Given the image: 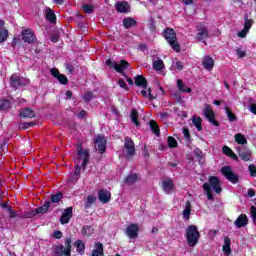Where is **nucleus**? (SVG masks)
I'll list each match as a JSON object with an SVG mask.
<instances>
[{
  "label": "nucleus",
  "mask_w": 256,
  "mask_h": 256,
  "mask_svg": "<svg viewBox=\"0 0 256 256\" xmlns=\"http://www.w3.org/2000/svg\"><path fill=\"white\" fill-rule=\"evenodd\" d=\"M77 153L78 156L77 158H75L76 170L74 172V175L76 179H79V177L81 176V170L85 169V167H87V163H89V151L83 150V146H81V144H78Z\"/></svg>",
  "instance_id": "1"
},
{
  "label": "nucleus",
  "mask_w": 256,
  "mask_h": 256,
  "mask_svg": "<svg viewBox=\"0 0 256 256\" xmlns=\"http://www.w3.org/2000/svg\"><path fill=\"white\" fill-rule=\"evenodd\" d=\"M203 189L209 201H213V191L214 193H217V194L223 191V189L221 188V181L217 176H211L208 182H205L203 184Z\"/></svg>",
  "instance_id": "2"
},
{
  "label": "nucleus",
  "mask_w": 256,
  "mask_h": 256,
  "mask_svg": "<svg viewBox=\"0 0 256 256\" xmlns=\"http://www.w3.org/2000/svg\"><path fill=\"white\" fill-rule=\"evenodd\" d=\"M185 237L189 247H195L199 243V239H201V233H199L197 226L189 225L186 228Z\"/></svg>",
  "instance_id": "3"
},
{
  "label": "nucleus",
  "mask_w": 256,
  "mask_h": 256,
  "mask_svg": "<svg viewBox=\"0 0 256 256\" xmlns=\"http://www.w3.org/2000/svg\"><path fill=\"white\" fill-rule=\"evenodd\" d=\"M106 65L112 67V69L116 70L117 73H121L125 78L129 85H133V79L128 78L123 71L129 67V62L125 60H121L120 63L112 62L111 59L106 60Z\"/></svg>",
  "instance_id": "4"
},
{
  "label": "nucleus",
  "mask_w": 256,
  "mask_h": 256,
  "mask_svg": "<svg viewBox=\"0 0 256 256\" xmlns=\"http://www.w3.org/2000/svg\"><path fill=\"white\" fill-rule=\"evenodd\" d=\"M164 38L169 43L170 47L179 53L181 47L179 46V43H177V34L175 33V30L172 28H166L163 32Z\"/></svg>",
  "instance_id": "5"
},
{
  "label": "nucleus",
  "mask_w": 256,
  "mask_h": 256,
  "mask_svg": "<svg viewBox=\"0 0 256 256\" xmlns=\"http://www.w3.org/2000/svg\"><path fill=\"white\" fill-rule=\"evenodd\" d=\"M54 253L57 256H71V238H66L65 246H56L54 248Z\"/></svg>",
  "instance_id": "6"
},
{
  "label": "nucleus",
  "mask_w": 256,
  "mask_h": 256,
  "mask_svg": "<svg viewBox=\"0 0 256 256\" xmlns=\"http://www.w3.org/2000/svg\"><path fill=\"white\" fill-rule=\"evenodd\" d=\"M203 115L209 123L214 125V127H219V122L215 120V112L213 111V108L211 107V105L209 104L204 105Z\"/></svg>",
  "instance_id": "7"
},
{
  "label": "nucleus",
  "mask_w": 256,
  "mask_h": 256,
  "mask_svg": "<svg viewBox=\"0 0 256 256\" xmlns=\"http://www.w3.org/2000/svg\"><path fill=\"white\" fill-rule=\"evenodd\" d=\"M161 188L166 193V195H171L175 193V183L171 178H164L161 183Z\"/></svg>",
  "instance_id": "8"
},
{
  "label": "nucleus",
  "mask_w": 256,
  "mask_h": 256,
  "mask_svg": "<svg viewBox=\"0 0 256 256\" xmlns=\"http://www.w3.org/2000/svg\"><path fill=\"white\" fill-rule=\"evenodd\" d=\"M94 147L96 151H99L100 153H105V149H107V139H105V136H96L94 139Z\"/></svg>",
  "instance_id": "9"
},
{
  "label": "nucleus",
  "mask_w": 256,
  "mask_h": 256,
  "mask_svg": "<svg viewBox=\"0 0 256 256\" xmlns=\"http://www.w3.org/2000/svg\"><path fill=\"white\" fill-rule=\"evenodd\" d=\"M222 175L226 177L230 183H239V176L237 174L233 173V170H231V167L225 166L221 169Z\"/></svg>",
  "instance_id": "10"
},
{
  "label": "nucleus",
  "mask_w": 256,
  "mask_h": 256,
  "mask_svg": "<svg viewBox=\"0 0 256 256\" xmlns=\"http://www.w3.org/2000/svg\"><path fill=\"white\" fill-rule=\"evenodd\" d=\"M124 149L126 157H133L135 155V144L131 138H125Z\"/></svg>",
  "instance_id": "11"
},
{
  "label": "nucleus",
  "mask_w": 256,
  "mask_h": 256,
  "mask_svg": "<svg viewBox=\"0 0 256 256\" xmlns=\"http://www.w3.org/2000/svg\"><path fill=\"white\" fill-rule=\"evenodd\" d=\"M126 235L129 237V239H137V237H139V225L130 224L126 228Z\"/></svg>",
  "instance_id": "12"
},
{
  "label": "nucleus",
  "mask_w": 256,
  "mask_h": 256,
  "mask_svg": "<svg viewBox=\"0 0 256 256\" xmlns=\"http://www.w3.org/2000/svg\"><path fill=\"white\" fill-rule=\"evenodd\" d=\"M21 35L24 43H33L35 41V34H33V30L29 28L22 30Z\"/></svg>",
  "instance_id": "13"
},
{
  "label": "nucleus",
  "mask_w": 256,
  "mask_h": 256,
  "mask_svg": "<svg viewBox=\"0 0 256 256\" xmlns=\"http://www.w3.org/2000/svg\"><path fill=\"white\" fill-rule=\"evenodd\" d=\"M197 31L196 39H198V41H204V39L209 37V31L207 30V27L203 26V24L198 26Z\"/></svg>",
  "instance_id": "14"
},
{
  "label": "nucleus",
  "mask_w": 256,
  "mask_h": 256,
  "mask_svg": "<svg viewBox=\"0 0 256 256\" xmlns=\"http://www.w3.org/2000/svg\"><path fill=\"white\" fill-rule=\"evenodd\" d=\"M234 225L241 229L242 227H247L249 225V218L245 214H240L235 220Z\"/></svg>",
  "instance_id": "15"
},
{
  "label": "nucleus",
  "mask_w": 256,
  "mask_h": 256,
  "mask_svg": "<svg viewBox=\"0 0 256 256\" xmlns=\"http://www.w3.org/2000/svg\"><path fill=\"white\" fill-rule=\"evenodd\" d=\"M50 71H51V74L53 75V77H55V79H57L59 81V83H61L62 85H67V83H69L67 76L59 73V70L53 68Z\"/></svg>",
  "instance_id": "16"
},
{
  "label": "nucleus",
  "mask_w": 256,
  "mask_h": 256,
  "mask_svg": "<svg viewBox=\"0 0 256 256\" xmlns=\"http://www.w3.org/2000/svg\"><path fill=\"white\" fill-rule=\"evenodd\" d=\"M9 39V30L5 28V21L0 20V43H5Z\"/></svg>",
  "instance_id": "17"
},
{
  "label": "nucleus",
  "mask_w": 256,
  "mask_h": 256,
  "mask_svg": "<svg viewBox=\"0 0 256 256\" xmlns=\"http://www.w3.org/2000/svg\"><path fill=\"white\" fill-rule=\"evenodd\" d=\"M71 217H73V208L68 207L65 209L64 213L62 214L60 218V223L62 225H65L66 223H69Z\"/></svg>",
  "instance_id": "18"
},
{
  "label": "nucleus",
  "mask_w": 256,
  "mask_h": 256,
  "mask_svg": "<svg viewBox=\"0 0 256 256\" xmlns=\"http://www.w3.org/2000/svg\"><path fill=\"white\" fill-rule=\"evenodd\" d=\"M202 65L207 71H212L213 67H215V60H213V58L210 56H205L202 61Z\"/></svg>",
  "instance_id": "19"
},
{
  "label": "nucleus",
  "mask_w": 256,
  "mask_h": 256,
  "mask_svg": "<svg viewBox=\"0 0 256 256\" xmlns=\"http://www.w3.org/2000/svg\"><path fill=\"white\" fill-rule=\"evenodd\" d=\"M98 198L101 203H109V201H111V192L107 190H100L98 192Z\"/></svg>",
  "instance_id": "20"
},
{
  "label": "nucleus",
  "mask_w": 256,
  "mask_h": 256,
  "mask_svg": "<svg viewBox=\"0 0 256 256\" xmlns=\"http://www.w3.org/2000/svg\"><path fill=\"white\" fill-rule=\"evenodd\" d=\"M238 155L242 161H249L251 159V151L247 149L237 148Z\"/></svg>",
  "instance_id": "21"
},
{
  "label": "nucleus",
  "mask_w": 256,
  "mask_h": 256,
  "mask_svg": "<svg viewBox=\"0 0 256 256\" xmlns=\"http://www.w3.org/2000/svg\"><path fill=\"white\" fill-rule=\"evenodd\" d=\"M92 256H105L103 253V244L101 242H97L94 245V249L92 250Z\"/></svg>",
  "instance_id": "22"
},
{
  "label": "nucleus",
  "mask_w": 256,
  "mask_h": 256,
  "mask_svg": "<svg viewBox=\"0 0 256 256\" xmlns=\"http://www.w3.org/2000/svg\"><path fill=\"white\" fill-rule=\"evenodd\" d=\"M192 124L197 129V131L203 130V119H201V117L195 115L192 116Z\"/></svg>",
  "instance_id": "23"
},
{
  "label": "nucleus",
  "mask_w": 256,
  "mask_h": 256,
  "mask_svg": "<svg viewBox=\"0 0 256 256\" xmlns=\"http://www.w3.org/2000/svg\"><path fill=\"white\" fill-rule=\"evenodd\" d=\"M115 7L118 13H127L129 11V4L127 2H117Z\"/></svg>",
  "instance_id": "24"
},
{
  "label": "nucleus",
  "mask_w": 256,
  "mask_h": 256,
  "mask_svg": "<svg viewBox=\"0 0 256 256\" xmlns=\"http://www.w3.org/2000/svg\"><path fill=\"white\" fill-rule=\"evenodd\" d=\"M49 207H51V202H46L43 206L37 208L35 211H32L31 215H37L39 213H47V211H49Z\"/></svg>",
  "instance_id": "25"
},
{
  "label": "nucleus",
  "mask_w": 256,
  "mask_h": 256,
  "mask_svg": "<svg viewBox=\"0 0 256 256\" xmlns=\"http://www.w3.org/2000/svg\"><path fill=\"white\" fill-rule=\"evenodd\" d=\"M135 84L138 87H142V89H146V87H147V79H145V77L139 75V76L135 77Z\"/></svg>",
  "instance_id": "26"
},
{
  "label": "nucleus",
  "mask_w": 256,
  "mask_h": 256,
  "mask_svg": "<svg viewBox=\"0 0 256 256\" xmlns=\"http://www.w3.org/2000/svg\"><path fill=\"white\" fill-rule=\"evenodd\" d=\"M74 247H76V251L79 255H83L85 253V243L82 240H77L74 243Z\"/></svg>",
  "instance_id": "27"
},
{
  "label": "nucleus",
  "mask_w": 256,
  "mask_h": 256,
  "mask_svg": "<svg viewBox=\"0 0 256 256\" xmlns=\"http://www.w3.org/2000/svg\"><path fill=\"white\" fill-rule=\"evenodd\" d=\"M10 85L11 87H14V89H17V87L21 85V78H19V75L14 74L10 77Z\"/></svg>",
  "instance_id": "28"
},
{
  "label": "nucleus",
  "mask_w": 256,
  "mask_h": 256,
  "mask_svg": "<svg viewBox=\"0 0 256 256\" xmlns=\"http://www.w3.org/2000/svg\"><path fill=\"white\" fill-rule=\"evenodd\" d=\"M177 85H178L179 91H181L182 93H191V88L187 87V85L183 83V80L178 79Z\"/></svg>",
  "instance_id": "29"
},
{
  "label": "nucleus",
  "mask_w": 256,
  "mask_h": 256,
  "mask_svg": "<svg viewBox=\"0 0 256 256\" xmlns=\"http://www.w3.org/2000/svg\"><path fill=\"white\" fill-rule=\"evenodd\" d=\"M222 153H224V155H227V157H231V159H234L235 161H237L238 159L237 154H234L233 150H231V148H229L228 146H224L222 148Z\"/></svg>",
  "instance_id": "30"
},
{
  "label": "nucleus",
  "mask_w": 256,
  "mask_h": 256,
  "mask_svg": "<svg viewBox=\"0 0 256 256\" xmlns=\"http://www.w3.org/2000/svg\"><path fill=\"white\" fill-rule=\"evenodd\" d=\"M223 252L225 255H230L231 253V240L228 237L224 238Z\"/></svg>",
  "instance_id": "31"
},
{
  "label": "nucleus",
  "mask_w": 256,
  "mask_h": 256,
  "mask_svg": "<svg viewBox=\"0 0 256 256\" xmlns=\"http://www.w3.org/2000/svg\"><path fill=\"white\" fill-rule=\"evenodd\" d=\"M234 139L238 145H247V138L241 133L235 134Z\"/></svg>",
  "instance_id": "32"
},
{
  "label": "nucleus",
  "mask_w": 256,
  "mask_h": 256,
  "mask_svg": "<svg viewBox=\"0 0 256 256\" xmlns=\"http://www.w3.org/2000/svg\"><path fill=\"white\" fill-rule=\"evenodd\" d=\"M20 117H27L28 119H33V117H35V112L29 108H25L20 113Z\"/></svg>",
  "instance_id": "33"
},
{
  "label": "nucleus",
  "mask_w": 256,
  "mask_h": 256,
  "mask_svg": "<svg viewBox=\"0 0 256 256\" xmlns=\"http://www.w3.org/2000/svg\"><path fill=\"white\" fill-rule=\"evenodd\" d=\"M82 235L84 237H91L93 233H95V230L91 226H84L81 231Z\"/></svg>",
  "instance_id": "34"
},
{
  "label": "nucleus",
  "mask_w": 256,
  "mask_h": 256,
  "mask_svg": "<svg viewBox=\"0 0 256 256\" xmlns=\"http://www.w3.org/2000/svg\"><path fill=\"white\" fill-rule=\"evenodd\" d=\"M123 25L125 29H129L130 27H135V25H137V21L133 18H126L123 20Z\"/></svg>",
  "instance_id": "35"
},
{
  "label": "nucleus",
  "mask_w": 256,
  "mask_h": 256,
  "mask_svg": "<svg viewBox=\"0 0 256 256\" xmlns=\"http://www.w3.org/2000/svg\"><path fill=\"white\" fill-rule=\"evenodd\" d=\"M138 180H139V176L137 174H130L125 179L127 185H133V183H136V181Z\"/></svg>",
  "instance_id": "36"
},
{
  "label": "nucleus",
  "mask_w": 256,
  "mask_h": 256,
  "mask_svg": "<svg viewBox=\"0 0 256 256\" xmlns=\"http://www.w3.org/2000/svg\"><path fill=\"white\" fill-rule=\"evenodd\" d=\"M153 67L156 71H162V69L165 68V64L163 63V60L158 59L153 61Z\"/></svg>",
  "instance_id": "37"
},
{
  "label": "nucleus",
  "mask_w": 256,
  "mask_h": 256,
  "mask_svg": "<svg viewBox=\"0 0 256 256\" xmlns=\"http://www.w3.org/2000/svg\"><path fill=\"white\" fill-rule=\"evenodd\" d=\"M46 19H48V21H50V23H55V21L57 19L55 17V13L50 8L46 9Z\"/></svg>",
  "instance_id": "38"
},
{
  "label": "nucleus",
  "mask_w": 256,
  "mask_h": 256,
  "mask_svg": "<svg viewBox=\"0 0 256 256\" xmlns=\"http://www.w3.org/2000/svg\"><path fill=\"white\" fill-rule=\"evenodd\" d=\"M171 67H172V69H177L178 71H183V62H181L177 58H175L172 61Z\"/></svg>",
  "instance_id": "39"
},
{
  "label": "nucleus",
  "mask_w": 256,
  "mask_h": 256,
  "mask_svg": "<svg viewBox=\"0 0 256 256\" xmlns=\"http://www.w3.org/2000/svg\"><path fill=\"white\" fill-rule=\"evenodd\" d=\"M224 109L230 122L237 120V116H235V114L229 109V107L226 106Z\"/></svg>",
  "instance_id": "40"
},
{
  "label": "nucleus",
  "mask_w": 256,
  "mask_h": 256,
  "mask_svg": "<svg viewBox=\"0 0 256 256\" xmlns=\"http://www.w3.org/2000/svg\"><path fill=\"white\" fill-rule=\"evenodd\" d=\"M130 117H131L132 123H134L136 127H139V121H137V119H139V114L136 112V110L131 111Z\"/></svg>",
  "instance_id": "41"
},
{
  "label": "nucleus",
  "mask_w": 256,
  "mask_h": 256,
  "mask_svg": "<svg viewBox=\"0 0 256 256\" xmlns=\"http://www.w3.org/2000/svg\"><path fill=\"white\" fill-rule=\"evenodd\" d=\"M63 199V193L57 192L56 194L51 196V202L52 203H59Z\"/></svg>",
  "instance_id": "42"
},
{
  "label": "nucleus",
  "mask_w": 256,
  "mask_h": 256,
  "mask_svg": "<svg viewBox=\"0 0 256 256\" xmlns=\"http://www.w3.org/2000/svg\"><path fill=\"white\" fill-rule=\"evenodd\" d=\"M11 107V102L9 100H0V109L1 111H5Z\"/></svg>",
  "instance_id": "43"
},
{
  "label": "nucleus",
  "mask_w": 256,
  "mask_h": 256,
  "mask_svg": "<svg viewBox=\"0 0 256 256\" xmlns=\"http://www.w3.org/2000/svg\"><path fill=\"white\" fill-rule=\"evenodd\" d=\"M191 217V204L188 203L183 211V218L189 219Z\"/></svg>",
  "instance_id": "44"
},
{
  "label": "nucleus",
  "mask_w": 256,
  "mask_h": 256,
  "mask_svg": "<svg viewBox=\"0 0 256 256\" xmlns=\"http://www.w3.org/2000/svg\"><path fill=\"white\" fill-rule=\"evenodd\" d=\"M244 29L246 31H250L251 27H253V20L249 19V17L245 16Z\"/></svg>",
  "instance_id": "45"
},
{
  "label": "nucleus",
  "mask_w": 256,
  "mask_h": 256,
  "mask_svg": "<svg viewBox=\"0 0 256 256\" xmlns=\"http://www.w3.org/2000/svg\"><path fill=\"white\" fill-rule=\"evenodd\" d=\"M141 95L144 96L145 98L148 97V99H156L157 96H154L153 94H151V88L147 90H141Z\"/></svg>",
  "instance_id": "46"
},
{
  "label": "nucleus",
  "mask_w": 256,
  "mask_h": 256,
  "mask_svg": "<svg viewBox=\"0 0 256 256\" xmlns=\"http://www.w3.org/2000/svg\"><path fill=\"white\" fill-rule=\"evenodd\" d=\"M236 55L239 57V59H243V57H245V55H247V53L245 52V50H243L242 47H238L235 49Z\"/></svg>",
  "instance_id": "47"
},
{
  "label": "nucleus",
  "mask_w": 256,
  "mask_h": 256,
  "mask_svg": "<svg viewBox=\"0 0 256 256\" xmlns=\"http://www.w3.org/2000/svg\"><path fill=\"white\" fill-rule=\"evenodd\" d=\"M150 127L153 131V133H155V135H159V126H157V122L155 121H150Z\"/></svg>",
  "instance_id": "48"
},
{
  "label": "nucleus",
  "mask_w": 256,
  "mask_h": 256,
  "mask_svg": "<svg viewBox=\"0 0 256 256\" xmlns=\"http://www.w3.org/2000/svg\"><path fill=\"white\" fill-rule=\"evenodd\" d=\"M95 201H97V198H95V196H92V195L88 196L87 202H86V208L91 207V205H93Z\"/></svg>",
  "instance_id": "49"
},
{
  "label": "nucleus",
  "mask_w": 256,
  "mask_h": 256,
  "mask_svg": "<svg viewBox=\"0 0 256 256\" xmlns=\"http://www.w3.org/2000/svg\"><path fill=\"white\" fill-rule=\"evenodd\" d=\"M167 141H168L169 147H171V148L177 147V140L174 137L169 136Z\"/></svg>",
  "instance_id": "50"
},
{
  "label": "nucleus",
  "mask_w": 256,
  "mask_h": 256,
  "mask_svg": "<svg viewBox=\"0 0 256 256\" xmlns=\"http://www.w3.org/2000/svg\"><path fill=\"white\" fill-rule=\"evenodd\" d=\"M251 217L254 223H256V207L251 206L250 208Z\"/></svg>",
  "instance_id": "51"
},
{
  "label": "nucleus",
  "mask_w": 256,
  "mask_h": 256,
  "mask_svg": "<svg viewBox=\"0 0 256 256\" xmlns=\"http://www.w3.org/2000/svg\"><path fill=\"white\" fill-rule=\"evenodd\" d=\"M251 177H256V166L251 164L248 167Z\"/></svg>",
  "instance_id": "52"
},
{
  "label": "nucleus",
  "mask_w": 256,
  "mask_h": 256,
  "mask_svg": "<svg viewBox=\"0 0 256 256\" xmlns=\"http://www.w3.org/2000/svg\"><path fill=\"white\" fill-rule=\"evenodd\" d=\"M84 13H93V6L92 5H84L82 7Z\"/></svg>",
  "instance_id": "53"
},
{
  "label": "nucleus",
  "mask_w": 256,
  "mask_h": 256,
  "mask_svg": "<svg viewBox=\"0 0 256 256\" xmlns=\"http://www.w3.org/2000/svg\"><path fill=\"white\" fill-rule=\"evenodd\" d=\"M118 85H119V87H121L122 89H125L126 91H127V89H129V87H127V83L123 79L118 80Z\"/></svg>",
  "instance_id": "54"
},
{
  "label": "nucleus",
  "mask_w": 256,
  "mask_h": 256,
  "mask_svg": "<svg viewBox=\"0 0 256 256\" xmlns=\"http://www.w3.org/2000/svg\"><path fill=\"white\" fill-rule=\"evenodd\" d=\"M183 135H184L186 141H189L191 139V134L189 133V129L183 128Z\"/></svg>",
  "instance_id": "55"
},
{
  "label": "nucleus",
  "mask_w": 256,
  "mask_h": 256,
  "mask_svg": "<svg viewBox=\"0 0 256 256\" xmlns=\"http://www.w3.org/2000/svg\"><path fill=\"white\" fill-rule=\"evenodd\" d=\"M247 33H249V31L243 28V30L238 32V37H240L241 39H244V37H247Z\"/></svg>",
  "instance_id": "56"
},
{
  "label": "nucleus",
  "mask_w": 256,
  "mask_h": 256,
  "mask_svg": "<svg viewBox=\"0 0 256 256\" xmlns=\"http://www.w3.org/2000/svg\"><path fill=\"white\" fill-rule=\"evenodd\" d=\"M53 237L55 239H61V237H63V232L59 231V230H56V231L53 232Z\"/></svg>",
  "instance_id": "57"
},
{
  "label": "nucleus",
  "mask_w": 256,
  "mask_h": 256,
  "mask_svg": "<svg viewBox=\"0 0 256 256\" xmlns=\"http://www.w3.org/2000/svg\"><path fill=\"white\" fill-rule=\"evenodd\" d=\"M91 99H93V93L87 92V93L84 95V101H86V102L88 103V101H91Z\"/></svg>",
  "instance_id": "58"
},
{
  "label": "nucleus",
  "mask_w": 256,
  "mask_h": 256,
  "mask_svg": "<svg viewBox=\"0 0 256 256\" xmlns=\"http://www.w3.org/2000/svg\"><path fill=\"white\" fill-rule=\"evenodd\" d=\"M32 125V123H22L20 124V129H29Z\"/></svg>",
  "instance_id": "59"
},
{
  "label": "nucleus",
  "mask_w": 256,
  "mask_h": 256,
  "mask_svg": "<svg viewBox=\"0 0 256 256\" xmlns=\"http://www.w3.org/2000/svg\"><path fill=\"white\" fill-rule=\"evenodd\" d=\"M9 215L12 219H14L15 217H17V213L13 210H11V208H9Z\"/></svg>",
  "instance_id": "60"
},
{
  "label": "nucleus",
  "mask_w": 256,
  "mask_h": 256,
  "mask_svg": "<svg viewBox=\"0 0 256 256\" xmlns=\"http://www.w3.org/2000/svg\"><path fill=\"white\" fill-rule=\"evenodd\" d=\"M248 197H255V190L249 189L247 192Z\"/></svg>",
  "instance_id": "61"
},
{
  "label": "nucleus",
  "mask_w": 256,
  "mask_h": 256,
  "mask_svg": "<svg viewBox=\"0 0 256 256\" xmlns=\"http://www.w3.org/2000/svg\"><path fill=\"white\" fill-rule=\"evenodd\" d=\"M250 111H251L254 115H256V104H251V105H250Z\"/></svg>",
  "instance_id": "62"
},
{
  "label": "nucleus",
  "mask_w": 256,
  "mask_h": 256,
  "mask_svg": "<svg viewBox=\"0 0 256 256\" xmlns=\"http://www.w3.org/2000/svg\"><path fill=\"white\" fill-rule=\"evenodd\" d=\"M182 3H184V5H193V0H182Z\"/></svg>",
  "instance_id": "63"
},
{
  "label": "nucleus",
  "mask_w": 256,
  "mask_h": 256,
  "mask_svg": "<svg viewBox=\"0 0 256 256\" xmlns=\"http://www.w3.org/2000/svg\"><path fill=\"white\" fill-rule=\"evenodd\" d=\"M86 113H87V112H85V110H82L81 112H79L78 117H79L80 119H83V117H85Z\"/></svg>",
  "instance_id": "64"
}]
</instances>
